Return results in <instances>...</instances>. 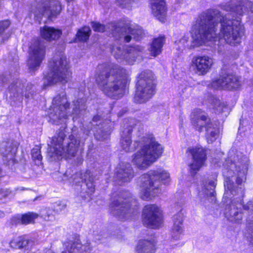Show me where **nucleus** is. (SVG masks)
Here are the masks:
<instances>
[{
    "label": "nucleus",
    "mask_w": 253,
    "mask_h": 253,
    "mask_svg": "<svg viewBox=\"0 0 253 253\" xmlns=\"http://www.w3.org/2000/svg\"><path fill=\"white\" fill-rule=\"evenodd\" d=\"M223 175L224 178L225 193L224 198L228 200L224 210L225 217L230 222L240 223L243 218V198L244 187L243 179L248 170L247 159L242 154L230 151L227 159L224 164Z\"/></svg>",
    "instance_id": "nucleus-1"
},
{
    "label": "nucleus",
    "mask_w": 253,
    "mask_h": 253,
    "mask_svg": "<svg viewBox=\"0 0 253 253\" xmlns=\"http://www.w3.org/2000/svg\"><path fill=\"white\" fill-rule=\"evenodd\" d=\"M193 29L194 47L216 41L218 34L231 45H235L241 41L240 21L230 20L215 8H210L200 13L196 18Z\"/></svg>",
    "instance_id": "nucleus-2"
},
{
    "label": "nucleus",
    "mask_w": 253,
    "mask_h": 253,
    "mask_svg": "<svg viewBox=\"0 0 253 253\" xmlns=\"http://www.w3.org/2000/svg\"><path fill=\"white\" fill-rule=\"evenodd\" d=\"M109 113V110L105 112L98 111L83 132L78 133L72 129L71 134L67 138L66 126L60 128L52 138L53 147L49 148L48 155L53 160L58 156L66 158L74 156L81 144L84 143L91 131L97 140L102 141L106 139L111 130L110 126L108 125V121L106 120Z\"/></svg>",
    "instance_id": "nucleus-3"
},
{
    "label": "nucleus",
    "mask_w": 253,
    "mask_h": 253,
    "mask_svg": "<svg viewBox=\"0 0 253 253\" xmlns=\"http://www.w3.org/2000/svg\"><path fill=\"white\" fill-rule=\"evenodd\" d=\"M99 69L96 77L99 88L113 99L123 97L130 81L129 72L118 64H107Z\"/></svg>",
    "instance_id": "nucleus-4"
},
{
    "label": "nucleus",
    "mask_w": 253,
    "mask_h": 253,
    "mask_svg": "<svg viewBox=\"0 0 253 253\" xmlns=\"http://www.w3.org/2000/svg\"><path fill=\"white\" fill-rule=\"evenodd\" d=\"M135 143H137L141 149L133 155L132 162L141 169H146L160 158L163 152V147L156 141L152 134L139 135Z\"/></svg>",
    "instance_id": "nucleus-5"
},
{
    "label": "nucleus",
    "mask_w": 253,
    "mask_h": 253,
    "mask_svg": "<svg viewBox=\"0 0 253 253\" xmlns=\"http://www.w3.org/2000/svg\"><path fill=\"white\" fill-rule=\"evenodd\" d=\"M137 201L127 191H121L114 195L110 205V212L119 220L132 218L138 213Z\"/></svg>",
    "instance_id": "nucleus-6"
},
{
    "label": "nucleus",
    "mask_w": 253,
    "mask_h": 253,
    "mask_svg": "<svg viewBox=\"0 0 253 253\" xmlns=\"http://www.w3.org/2000/svg\"><path fill=\"white\" fill-rule=\"evenodd\" d=\"M160 181L164 184L169 181V174L165 170H150L139 178V184L145 200L154 197L159 192Z\"/></svg>",
    "instance_id": "nucleus-7"
},
{
    "label": "nucleus",
    "mask_w": 253,
    "mask_h": 253,
    "mask_svg": "<svg viewBox=\"0 0 253 253\" xmlns=\"http://www.w3.org/2000/svg\"><path fill=\"white\" fill-rule=\"evenodd\" d=\"M135 100L138 103L144 102L151 98L155 93L156 77L148 69L141 71L136 76Z\"/></svg>",
    "instance_id": "nucleus-8"
},
{
    "label": "nucleus",
    "mask_w": 253,
    "mask_h": 253,
    "mask_svg": "<svg viewBox=\"0 0 253 253\" xmlns=\"http://www.w3.org/2000/svg\"><path fill=\"white\" fill-rule=\"evenodd\" d=\"M72 71L68 64H49L43 78V86L57 83L65 84L71 81Z\"/></svg>",
    "instance_id": "nucleus-9"
},
{
    "label": "nucleus",
    "mask_w": 253,
    "mask_h": 253,
    "mask_svg": "<svg viewBox=\"0 0 253 253\" xmlns=\"http://www.w3.org/2000/svg\"><path fill=\"white\" fill-rule=\"evenodd\" d=\"M191 123L193 127L200 132L205 129V136L209 143H212L217 138L219 133V128L208 116L202 115L194 117L191 119Z\"/></svg>",
    "instance_id": "nucleus-10"
},
{
    "label": "nucleus",
    "mask_w": 253,
    "mask_h": 253,
    "mask_svg": "<svg viewBox=\"0 0 253 253\" xmlns=\"http://www.w3.org/2000/svg\"><path fill=\"white\" fill-rule=\"evenodd\" d=\"M52 111L49 114V117L53 124L58 125L63 123L70 115L69 114V103L68 102L66 94L62 92L55 97L52 101Z\"/></svg>",
    "instance_id": "nucleus-11"
},
{
    "label": "nucleus",
    "mask_w": 253,
    "mask_h": 253,
    "mask_svg": "<svg viewBox=\"0 0 253 253\" xmlns=\"http://www.w3.org/2000/svg\"><path fill=\"white\" fill-rule=\"evenodd\" d=\"M110 27L114 38L116 39H123L126 42H129L131 41L132 36L136 41H139L143 35L141 28L137 25L127 23L123 27H120L116 23H111Z\"/></svg>",
    "instance_id": "nucleus-12"
},
{
    "label": "nucleus",
    "mask_w": 253,
    "mask_h": 253,
    "mask_svg": "<svg viewBox=\"0 0 253 253\" xmlns=\"http://www.w3.org/2000/svg\"><path fill=\"white\" fill-rule=\"evenodd\" d=\"M68 173V172L67 171L65 172L63 175L62 180L64 181L65 183L67 182L69 184H77L80 182V181L82 182H84V185H82L81 186H84V189L85 188L84 187H86V190H85V192L87 194V197L84 195H82V196H84L86 199L88 198L90 199L91 196L95 191V185L94 184V178L90 170H86L84 172H76L70 177H69Z\"/></svg>",
    "instance_id": "nucleus-13"
},
{
    "label": "nucleus",
    "mask_w": 253,
    "mask_h": 253,
    "mask_svg": "<svg viewBox=\"0 0 253 253\" xmlns=\"http://www.w3.org/2000/svg\"><path fill=\"white\" fill-rule=\"evenodd\" d=\"M211 85L216 89L234 90L241 85L240 78L229 71L222 70L219 78L213 81Z\"/></svg>",
    "instance_id": "nucleus-14"
},
{
    "label": "nucleus",
    "mask_w": 253,
    "mask_h": 253,
    "mask_svg": "<svg viewBox=\"0 0 253 253\" xmlns=\"http://www.w3.org/2000/svg\"><path fill=\"white\" fill-rule=\"evenodd\" d=\"M139 121L134 119H126L122 126L121 144L122 149L126 152L133 151L135 146L132 144L131 134L133 128L140 125Z\"/></svg>",
    "instance_id": "nucleus-15"
},
{
    "label": "nucleus",
    "mask_w": 253,
    "mask_h": 253,
    "mask_svg": "<svg viewBox=\"0 0 253 253\" xmlns=\"http://www.w3.org/2000/svg\"><path fill=\"white\" fill-rule=\"evenodd\" d=\"M143 222L147 227L158 228L162 223V215L159 208L155 205L145 206L143 211Z\"/></svg>",
    "instance_id": "nucleus-16"
},
{
    "label": "nucleus",
    "mask_w": 253,
    "mask_h": 253,
    "mask_svg": "<svg viewBox=\"0 0 253 253\" xmlns=\"http://www.w3.org/2000/svg\"><path fill=\"white\" fill-rule=\"evenodd\" d=\"M192 155V162L189 166L190 173L194 175L203 167L207 160L206 150L199 146L189 148L187 150Z\"/></svg>",
    "instance_id": "nucleus-17"
},
{
    "label": "nucleus",
    "mask_w": 253,
    "mask_h": 253,
    "mask_svg": "<svg viewBox=\"0 0 253 253\" xmlns=\"http://www.w3.org/2000/svg\"><path fill=\"white\" fill-rule=\"evenodd\" d=\"M134 175L131 165L129 163H123L120 164L116 169L114 179L118 184L121 185L130 181Z\"/></svg>",
    "instance_id": "nucleus-18"
},
{
    "label": "nucleus",
    "mask_w": 253,
    "mask_h": 253,
    "mask_svg": "<svg viewBox=\"0 0 253 253\" xmlns=\"http://www.w3.org/2000/svg\"><path fill=\"white\" fill-rule=\"evenodd\" d=\"M253 5L252 2L247 0H242L240 1L237 0H231L225 4H221L220 7L224 10L233 11L239 15H242L249 9L251 10Z\"/></svg>",
    "instance_id": "nucleus-19"
},
{
    "label": "nucleus",
    "mask_w": 253,
    "mask_h": 253,
    "mask_svg": "<svg viewBox=\"0 0 253 253\" xmlns=\"http://www.w3.org/2000/svg\"><path fill=\"white\" fill-rule=\"evenodd\" d=\"M45 46L39 40H34L29 47V59L35 63H41L45 57Z\"/></svg>",
    "instance_id": "nucleus-20"
},
{
    "label": "nucleus",
    "mask_w": 253,
    "mask_h": 253,
    "mask_svg": "<svg viewBox=\"0 0 253 253\" xmlns=\"http://www.w3.org/2000/svg\"><path fill=\"white\" fill-rule=\"evenodd\" d=\"M153 15L160 21L164 22L167 14V7L164 0H150Z\"/></svg>",
    "instance_id": "nucleus-21"
},
{
    "label": "nucleus",
    "mask_w": 253,
    "mask_h": 253,
    "mask_svg": "<svg viewBox=\"0 0 253 253\" xmlns=\"http://www.w3.org/2000/svg\"><path fill=\"white\" fill-rule=\"evenodd\" d=\"M61 10L60 2L56 0L46 1L42 4L40 13L43 15L55 16L59 14Z\"/></svg>",
    "instance_id": "nucleus-22"
},
{
    "label": "nucleus",
    "mask_w": 253,
    "mask_h": 253,
    "mask_svg": "<svg viewBox=\"0 0 253 253\" xmlns=\"http://www.w3.org/2000/svg\"><path fill=\"white\" fill-rule=\"evenodd\" d=\"M17 148L16 141L10 140L3 141L0 144V153L6 158L7 160H12L17 152Z\"/></svg>",
    "instance_id": "nucleus-23"
},
{
    "label": "nucleus",
    "mask_w": 253,
    "mask_h": 253,
    "mask_svg": "<svg viewBox=\"0 0 253 253\" xmlns=\"http://www.w3.org/2000/svg\"><path fill=\"white\" fill-rule=\"evenodd\" d=\"M183 213L180 211L173 216V225L172 228L171 237L174 240H178L181 237L183 228Z\"/></svg>",
    "instance_id": "nucleus-24"
},
{
    "label": "nucleus",
    "mask_w": 253,
    "mask_h": 253,
    "mask_svg": "<svg viewBox=\"0 0 253 253\" xmlns=\"http://www.w3.org/2000/svg\"><path fill=\"white\" fill-rule=\"evenodd\" d=\"M216 185L215 182L213 180L210 181L208 184L204 185L202 190L198 194L201 202H203L204 204L205 200L208 198H211V201L214 200L215 195L214 189Z\"/></svg>",
    "instance_id": "nucleus-25"
},
{
    "label": "nucleus",
    "mask_w": 253,
    "mask_h": 253,
    "mask_svg": "<svg viewBox=\"0 0 253 253\" xmlns=\"http://www.w3.org/2000/svg\"><path fill=\"white\" fill-rule=\"evenodd\" d=\"M65 247L69 253H90L91 250L89 243L83 245L78 240L67 242Z\"/></svg>",
    "instance_id": "nucleus-26"
},
{
    "label": "nucleus",
    "mask_w": 253,
    "mask_h": 253,
    "mask_svg": "<svg viewBox=\"0 0 253 253\" xmlns=\"http://www.w3.org/2000/svg\"><path fill=\"white\" fill-rule=\"evenodd\" d=\"M23 84H21V82L18 80L13 81L8 88V91L10 94V97H15L20 95L21 96L24 95L25 97L27 98H30V95H32V94L30 95L31 92L29 93H27L26 92H24L23 90ZM28 88H29V90L31 89V87L27 86L26 88V91L28 90Z\"/></svg>",
    "instance_id": "nucleus-27"
},
{
    "label": "nucleus",
    "mask_w": 253,
    "mask_h": 253,
    "mask_svg": "<svg viewBox=\"0 0 253 253\" xmlns=\"http://www.w3.org/2000/svg\"><path fill=\"white\" fill-rule=\"evenodd\" d=\"M62 34L61 31L53 27L44 26L41 28V35L42 38L47 41L58 39Z\"/></svg>",
    "instance_id": "nucleus-28"
},
{
    "label": "nucleus",
    "mask_w": 253,
    "mask_h": 253,
    "mask_svg": "<svg viewBox=\"0 0 253 253\" xmlns=\"http://www.w3.org/2000/svg\"><path fill=\"white\" fill-rule=\"evenodd\" d=\"M155 245L153 241L149 240L139 241L136 247L138 253H154Z\"/></svg>",
    "instance_id": "nucleus-29"
},
{
    "label": "nucleus",
    "mask_w": 253,
    "mask_h": 253,
    "mask_svg": "<svg viewBox=\"0 0 253 253\" xmlns=\"http://www.w3.org/2000/svg\"><path fill=\"white\" fill-rule=\"evenodd\" d=\"M39 216L38 213L33 212H28L15 217L16 222L22 224L27 225L34 223L35 219Z\"/></svg>",
    "instance_id": "nucleus-30"
},
{
    "label": "nucleus",
    "mask_w": 253,
    "mask_h": 253,
    "mask_svg": "<svg viewBox=\"0 0 253 253\" xmlns=\"http://www.w3.org/2000/svg\"><path fill=\"white\" fill-rule=\"evenodd\" d=\"M164 37H159L154 40L149 48L152 55L156 56L162 51V48L164 43Z\"/></svg>",
    "instance_id": "nucleus-31"
},
{
    "label": "nucleus",
    "mask_w": 253,
    "mask_h": 253,
    "mask_svg": "<svg viewBox=\"0 0 253 253\" xmlns=\"http://www.w3.org/2000/svg\"><path fill=\"white\" fill-rule=\"evenodd\" d=\"M143 50V48L142 47L139 46L138 45H135L134 46H131L126 49V51H125V53L127 52V53H131L137 51H142ZM114 54V56L116 59H122L125 57V54H124L125 52L121 49V47H117V50L115 51H113Z\"/></svg>",
    "instance_id": "nucleus-32"
},
{
    "label": "nucleus",
    "mask_w": 253,
    "mask_h": 253,
    "mask_svg": "<svg viewBox=\"0 0 253 253\" xmlns=\"http://www.w3.org/2000/svg\"><path fill=\"white\" fill-rule=\"evenodd\" d=\"M86 108L84 100L81 99L74 102V107L73 109V120L78 118L80 115H83Z\"/></svg>",
    "instance_id": "nucleus-33"
},
{
    "label": "nucleus",
    "mask_w": 253,
    "mask_h": 253,
    "mask_svg": "<svg viewBox=\"0 0 253 253\" xmlns=\"http://www.w3.org/2000/svg\"><path fill=\"white\" fill-rule=\"evenodd\" d=\"M91 30L89 27L84 26L78 30L76 35V39L79 42H86L89 38Z\"/></svg>",
    "instance_id": "nucleus-34"
},
{
    "label": "nucleus",
    "mask_w": 253,
    "mask_h": 253,
    "mask_svg": "<svg viewBox=\"0 0 253 253\" xmlns=\"http://www.w3.org/2000/svg\"><path fill=\"white\" fill-rule=\"evenodd\" d=\"M31 242L25 237H19L11 242V246L15 248L22 249L26 248Z\"/></svg>",
    "instance_id": "nucleus-35"
},
{
    "label": "nucleus",
    "mask_w": 253,
    "mask_h": 253,
    "mask_svg": "<svg viewBox=\"0 0 253 253\" xmlns=\"http://www.w3.org/2000/svg\"><path fill=\"white\" fill-rule=\"evenodd\" d=\"M212 64H192L195 72L199 75L206 74L211 68Z\"/></svg>",
    "instance_id": "nucleus-36"
},
{
    "label": "nucleus",
    "mask_w": 253,
    "mask_h": 253,
    "mask_svg": "<svg viewBox=\"0 0 253 253\" xmlns=\"http://www.w3.org/2000/svg\"><path fill=\"white\" fill-rule=\"evenodd\" d=\"M52 210L47 208L43 209L39 214L42 218L46 221H51L54 219Z\"/></svg>",
    "instance_id": "nucleus-37"
},
{
    "label": "nucleus",
    "mask_w": 253,
    "mask_h": 253,
    "mask_svg": "<svg viewBox=\"0 0 253 253\" xmlns=\"http://www.w3.org/2000/svg\"><path fill=\"white\" fill-rule=\"evenodd\" d=\"M213 63L212 59L207 55H196L193 56L192 63Z\"/></svg>",
    "instance_id": "nucleus-38"
},
{
    "label": "nucleus",
    "mask_w": 253,
    "mask_h": 253,
    "mask_svg": "<svg viewBox=\"0 0 253 253\" xmlns=\"http://www.w3.org/2000/svg\"><path fill=\"white\" fill-rule=\"evenodd\" d=\"M31 155L33 160L37 163V165L41 164L42 157L41 154V149L39 146H36L32 149Z\"/></svg>",
    "instance_id": "nucleus-39"
},
{
    "label": "nucleus",
    "mask_w": 253,
    "mask_h": 253,
    "mask_svg": "<svg viewBox=\"0 0 253 253\" xmlns=\"http://www.w3.org/2000/svg\"><path fill=\"white\" fill-rule=\"evenodd\" d=\"M91 26L93 30L98 32H103L105 31V26L99 23L92 22Z\"/></svg>",
    "instance_id": "nucleus-40"
},
{
    "label": "nucleus",
    "mask_w": 253,
    "mask_h": 253,
    "mask_svg": "<svg viewBox=\"0 0 253 253\" xmlns=\"http://www.w3.org/2000/svg\"><path fill=\"white\" fill-rule=\"evenodd\" d=\"M66 57L63 54L60 53L59 55L54 57L53 63H64L66 62Z\"/></svg>",
    "instance_id": "nucleus-41"
},
{
    "label": "nucleus",
    "mask_w": 253,
    "mask_h": 253,
    "mask_svg": "<svg viewBox=\"0 0 253 253\" xmlns=\"http://www.w3.org/2000/svg\"><path fill=\"white\" fill-rule=\"evenodd\" d=\"M66 207V203L65 201H58L55 203L54 208L57 212L61 211Z\"/></svg>",
    "instance_id": "nucleus-42"
},
{
    "label": "nucleus",
    "mask_w": 253,
    "mask_h": 253,
    "mask_svg": "<svg viewBox=\"0 0 253 253\" xmlns=\"http://www.w3.org/2000/svg\"><path fill=\"white\" fill-rule=\"evenodd\" d=\"M243 209L249 211V213L253 220V201H249L246 205H243Z\"/></svg>",
    "instance_id": "nucleus-43"
},
{
    "label": "nucleus",
    "mask_w": 253,
    "mask_h": 253,
    "mask_svg": "<svg viewBox=\"0 0 253 253\" xmlns=\"http://www.w3.org/2000/svg\"><path fill=\"white\" fill-rule=\"evenodd\" d=\"M10 24V23L8 20L0 21V35L8 28Z\"/></svg>",
    "instance_id": "nucleus-44"
},
{
    "label": "nucleus",
    "mask_w": 253,
    "mask_h": 253,
    "mask_svg": "<svg viewBox=\"0 0 253 253\" xmlns=\"http://www.w3.org/2000/svg\"><path fill=\"white\" fill-rule=\"evenodd\" d=\"M94 235L95 237V239L97 240H101L102 237L106 238L108 237L107 234L103 231H100L99 233H98V231H94Z\"/></svg>",
    "instance_id": "nucleus-45"
},
{
    "label": "nucleus",
    "mask_w": 253,
    "mask_h": 253,
    "mask_svg": "<svg viewBox=\"0 0 253 253\" xmlns=\"http://www.w3.org/2000/svg\"><path fill=\"white\" fill-rule=\"evenodd\" d=\"M8 62L15 63L18 61V58L17 55L15 53H10L8 55V59L6 60Z\"/></svg>",
    "instance_id": "nucleus-46"
},
{
    "label": "nucleus",
    "mask_w": 253,
    "mask_h": 253,
    "mask_svg": "<svg viewBox=\"0 0 253 253\" xmlns=\"http://www.w3.org/2000/svg\"><path fill=\"white\" fill-rule=\"evenodd\" d=\"M40 65V64H27L29 72L31 73H34L39 68Z\"/></svg>",
    "instance_id": "nucleus-47"
},
{
    "label": "nucleus",
    "mask_w": 253,
    "mask_h": 253,
    "mask_svg": "<svg viewBox=\"0 0 253 253\" xmlns=\"http://www.w3.org/2000/svg\"><path fill=\"white\" fill-rule=\"evenodd\" d=\"M248 238L250 243L253 244V228L250 230Z\"/></svg>",
    "instance_id": "nucleus-48"
},
{
    "label": "nucleus",
    "mask_w": 253,
    "mask_h": 253,
    "mask_svg": "<svg viewBox=\"0 0 253 253\" xmlns=\"http://www.w3.org/2000/svg\"><path fill=\"white\" fill-rule=\"evenodd\" d=\"M8 195L7 192L3 191V190H0V200L3 198L7 197Z\"/></svg>",
    "instance_id": "nucleus-49"
},
{
    "label": "nucleus",
    "mask_w": 253,
    "mask_h": 253,
    "mask_svg": "<svg viewBox=\"0 0 253 253\" xmlns=\"http://www.w3.org/2000/svg\"><path fill=\"white\" fill-rule=\"evenodd\" d=\"M189 38L184 36L180 40V42L182 43L183 44H184L185 42H186L188 41Z\"/></svg>",
    "instance_id": "nucleus-50"
},
{
    "label": "nucleus",
    "mask_w": 253,
    "mask_h": 253,
    "mask_svg": "<svg viewBox=\"0 0 253 253\" xmlns=\"http://www.w3.org/2000/svg\"><path fill=\"white\" fill-rule=\"evenodd\" d=\"M124 1H125L124 0H116L117 3L122 7H124V4H125V3H124Z\"/></svg>",
    "instance_id": "nucleus-51"
},
{
    "label": "nucleus",
    "mask_w": 253,
    "mask_h": 253,
    "mask_svg": "<svg viewBox=\"0 0 253 253\" xmlns=\"http://www.w3.org/2000/svg\"><path fill=\"white\" fill-rule=\"evenodd\" d=\"M182 58L181 56H178L177 58H175V60L176 62H182V60H181Z\"/></svg>",
    "instance_id": "nucleus-52"
},
{
    "label": "nucleus",
    "mask_w": 253,
    "mask_h": 253,
    "mask_svg": "<svg viewBox=\"0 0 253 253\" xmlns=\"http://www.w3.org/2000/svg\"><path fill=\"white\" fill-rule=\"evenodd\" d=\"M113 236H116L118 238H121V234H119L118 233H117V234H115V233L112 235Z\"/></svg>",
    "instance_id": "nucleus-53"
},
{
    "label": "nucleus",
    "mask_w": 253,
    "mask_h": 253,
    "mask_svg": "<svg viewBox=\"0 0 253 253\" xmlns=\"http://www.w3.org/2000/svg\"><path fill=\"white\" fill-rule=\"evenodd\" d=\"M45 253H53L51 250L48 249L46 251Z\"/></svg>",
    "instance_id": "nucleus-54"
},
{
    "label": "nucleus",
    "mask_w": 253,
    "mask_h": 253,
    "mask_svg": "<svg viewBox=\"0 0 253 253\" xmlns=\"http://www.w3.org/2000/svg\"><path fill=\"white\" fill-rule=\"evenodd\" d=\"M4 213L1 211H0V217L3 216Z\"/></svg>",
    "instance_id": "nucleus-55"
},
{
    "label": "nucleus",
    "mask_w": 253,
    "mask_h": 253,
    "mask_svg": "<svg viewBox=\"0 0 253 253\" xmlns=\"http://www.w3.org/2000/svg\"><path fill=\"white\" fill-rule=\"evenodd\" d=\"M61 253H67V252L65 251H63Z\"/></svg>",
    "instance_id": "nucleus-56"
}]
</instances>
